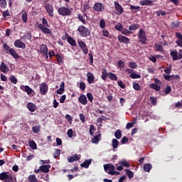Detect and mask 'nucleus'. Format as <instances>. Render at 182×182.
<instances>
[{
  "label": "nucleus",
  "mask_w": 182,
  "mask_h": 182,
  "mask_svg": "<svg viewBox=\"0 0 182 182\" xmlns=\"http://www.w3.org/2000/svg\"><path fill=\"white\" fill-rule=\"evenodd\" d=\"M170 55L172 58L173 60H178V54L177 50H173L170 53Z\"/></svg>",
  "instance_id": "nucleus-31"
},
{
  "label": "nucleus",
  "mask_w": 182,
  "mask_h": 182,
  "mask_svg": "<svg viewBox=\"0 0 182 182\" xmlns=\"http://www.w3.org/2000/svg\"><path fill=\"white\" fill-rule=\"evenodd\" d=\"M79 87H80V90L84 92V90L86 89V84H85V82H80Z\"/></svg>",
  "instance_id": "nucleus-60"
},
{
  "label": "nucleus",
  "mask_w": 182,
  "mask_h": 182,
  "mask_svg": "<svg viewBox=\"0 0 182 182\" xmlns=\"http://www.w3.org/2000/svg\"><path fill=\"white\" fill-rule=\"evenodd\" d=\"M60 156V149H55L53 154L54 159H58Z\"/></svg>",
  "instance_id": "nucleus-53"
},
{
  "label": "nucleus",
  "mask_w": 182,
  "mask_h": 182,
  "mask_svg": "<svg viewBox=\"0 0 182 182\" xmlns=\"http://www.w3.org/2000/svg\"><path fill=\"white\" fill-rule=\"evenodd\" d=\"M119 164L122 166V167H130V164H129V162H127V161H119Z\"/></svg>",
  "instance_id": "nucleus-45"
},
{
  "label": "nucleus",
  "mask_w": 182,
  "mask_h": 182,
  "mask_svg": "<svg viewBox=\"0 0 182 182\" xmlns=\"http://www.w3.org/2000/svg\"><path fill=\"white\" fill-rule=\"evenodd\" d=\"M101 139H102V134H99L93 136V138L91 139V141L94 144H99V141H100Z\"/></svg>",
  "instance_id": "nucleus-23"
},
{
  "label": "nucleus",
  "mask_w": 182,
  "mask_h": 182,
  "mask_svg": "<svg viewBox=\"0 0 182 182\" xmlns=\"http://www.w3.org/2000/svg\"><path fill=\"white\" fill-rule=\"evenodd\" d=\"M94 9L96 12H103V11H105V6L102 3H95Z\"/></svg>",
  "instance_id": "nucleus-12"
},
{
  "label": "nucleus",
  "mask_w": 182,
  "mask_h": 182,
  "mask_svg": "<svg viewBox=\"0 0 182 182\" xmlns=\"http://www.w3.org/2000/svg\"><path fill=\"white\" fill-rule=\"evenodd\" d=\"M105 171L107 173V174H112L113 171H114V166L111 164L104 165Z\"/></svg>",
  "instance_id": "nucleus-8"
},
{
  "label": "nucleus",
  "mask_w": 182,
  "mask_h": 182,
  "mask_svg": "<svg viewBox=\"0 0 182 182\" xmlns=\"http://www.w3.org/2000/svg\"><path fill=\"white\" fill-rule=\"evenodd\" d=\"M138 28H139V25L138 24H132L129 27V31H136V29H138Z\"/></svg>",
  "instance_id": "nucleus-56"
},
{
  "label": "nucleus",
  "mask_w": 182,
  "mask_h": 182,
  "mask_svg": "<svg viewBox=\"0 0 182 182\" xmlns=\"http://www.w3.org/2000/svg\"><path fill=\"white\" fill-rule=\"evenodd\" d=\"M108 77L111 79V80H117V75L113 73H109Z\"/></svg>",
  "instance_id": "nucleus-46"
},
{
  "label": "nucleus",
  "mask_w": 182,
  "mask_h": 182,
  "mask_svg": "<svg viewBox=\"0 0 182 182\" xmlns=\"http://www.w3.org/2000/svg\"><path fill=\"white\" fill-rule=\"evenodd\" d=\"M87 81L88 82L89 85L95 83V75L90 72H88L87 73Z\"/></svg>",
  "instance_id": "nucleus-17"
},
{
  "label": "nucleus",
  "mask_w": 182,
  "mask_h": 182,
  "mask_svg": "<svg viewBox=\"0 0 182 182\" xmlns=\"http://www.w3.org/2000/svg\"><path fill=\"white\" fill-rule=\"evenodd\" d=\"M46 12L48 14V16H50V18H53V6L50 4H47L44 6Z\"/></svg>",
  "instance_id": "nucleus-7"
},
{
  "label": "nucleus",
  "mask_w": 182,
  "mask_h": 182,
  "mask_svg": "<svg viewBox=\"0 0 182 182\" xmlns=\"http://www.w3.org/2000/svg\"><path fill=\"white\" fill-rule=\"evenodd\" d=\"M28 181L29 182H38V178H36V176L35 175H30L28 176Z\"/></svg>",
  "instance_id": "nucleus-44"
},
{
  "label": "nucleus",
  "mask_w": 182,
  "mask_h": 182,
  "mask_svg": "<svg viewBox=\"0 0 182 182\" xmlns=\"http://www.w3.org/2000/svg\"><path fill=\"white\" fill-rule=\"evenodd\" d=\"M78 102L85 106L87 105V97H86V95L82 94L78 97Z\"/></svg>",
  "instance_id": "nucleus-19"
},
{
  "label": "nucleus",
  "mask_w": 182,
  "mask_h": 182,
  "mask_svg": "<svg viewBox=\"0 0 182 182\" xmlns=\"http://www.w3.org/2000/svg\"><path fill=\"white\" fill-rule=\"evenodd\" d=\"M171 92V87L170 85H167L164 90L165 95H169Z\"/></svg>",
  "instance_id": "nucleus-59"
},
{
  "label": "nucleus",
  "mask_w": 182,
  "mask_h": 182,
  "mask_svg": "<svg viewBox=\"0 0 182 182\" xmlns=\"http://www.w3.org/2000/svg\"><path fill=\"white\" fill-rule=\"evenodd\" d=\"M27 109L29 110V112H33L36 110V105L33 104V102H28Z\"/></svg>",
  "instance_id": "nucleus-27"
},
{
  "label": "nucleus",
  "mask_w": 182,
  "mask_h": 182,
  "mask_svg": "<svg viewBox=\"0 0 182 182\" xmlns=\"http://www.w3.org/2000/svg\"><path fill=\"white\" fill-rule=\"evenodd\" d=\"M129 77L132 79H140L141 77V75H140V74H137L136 73H132L129 75Z\"/></svg>",
  "instance_id": "nucleus-37"
},
{
  "label": "nucleus",
  "mask_w": 182,
  "mask_h": 182,
  "mask_svg": "<svg viewBox=\"0 0 182 182\" xmlns=\"http://www.w3.org/2000/svg\"><path fill=\"white\" fill-rule=\"evenodd\" d=\"M0 6L2 8V9H6V6H8L6 0H0Z\"/></svg>",
  "instance_id": "nucleus-47"
},
{
  "label": "nucleus",
  "mask_w": 182,
  "mask_h": 182,
  "mask_svg": "<svg viewBox=\"0 0 182 182\" xmlns=\"http://www.w3.org/2000/svg\"><path fill=\"white\" fill-rule=\"evenodd\" d=\"M9 53L11 55V56H13L14 59H18L19 58V55L18 54V53H16V51L14 48L10 49Z\"/></svg>",
  "instance_id": "nucleus-32"
},
{
  "label": "nucleus",
  "mask_w": 182,
  "mask_h": 182,
  "mask_svg": "<svg viewBox=\"0 0 182 182\" xmlns=\"http://www.w3.org/2000/svg\"><path fill=\"white\" fill-rule=\"evenodd\" d=\"M41 25H43V26H46L47 28L50 27V25H49L48 20H46V18H42V24Z\"/></svg>",
  "instance_id": "nucleus-49"
},
{
  "label": "nucleus",
  "mask_w": 182,
  "mask_h": 182,
  "mask_svg": "<svg viewBox=\"0 0 182 182\" xmlns=\"http://www.w3.org/2000/svg\"><path fill=\"white\" fill-rule=\"evenodd\" d=\"M67 41L71 46H77V44L76 43V40L73 39V38L68 36L67 38Z\"/></svg>",
  "instance_id": "nucleus-30"
},
{
  "label": "nucleus",
  "mask_w": 182,
  "mask_h": 182,
  "mask_svg": "<svg viewBox=\"0 0 182 182\" xmlns=\"http://www.w3.org/2000/svg\"><path fill=\"white\" fill-rule=\"evenodd\" d=\"M38 29L41 31L43 33L50 34L52 31H50L47 26L42 25V23L38 24Z\"/></svg>",
  "instance_id": "nucleus-16"
},
{
  "label": "nucleus",
  "mask_w": 182,
  "mask_h": 182,
  "mask_svg": "<svg viewBox=\"0 0 182 182\" xmlns=\"http://www.w3.org/2000/svg\"><path fill=\"white\" fill-rule=\"evenodd\" d=\"M50 168V165H43L40 166V170L43 173H49Z\"/></svg>",
  "instance_id": "nucleus-29"
},
{
  "label": "nucleus",
  "mask_w": 182,
  "mask_h": 182,
  "mask_svg": "<svg viewBox=\"0 0 182 182\" xmlns=\"http://www.w3.org/2000/svg\"><path fill=\"white\" fill-rule=\"evenodd\" d=\"M78 16V19L79 21H80V22H82V23H83V25H86V20L85 19V16H83V15L79 14L77 15Z\"/></svg>",
  "instance_id": "nucleus-41"
},
{
  "label": "nucleus",
  "mask_w": 182,
  "mask_h": 182,
  "mask_svg": "<svg viewBox=\"0 0 182 182\" xmlns=\"http://www.w3.org/2000/svg\"><path fill=\"white\" fill-rule=\"evenodd\" d=\"M138 39L139 41L142 44V45H146L147 42V36H146V31L143 29H140L139 33H138Z\"/></svg>",
  "instance_id": "nucleus-3"
},
{
  "label": "nucleus",
  "mask_w": 182,
  "mask_h": 182,
  "mask_svg": "<svg viewBox=\"0 0 182 182\" xmlns=\"http://www.w3.org/2000/svg\"><path fill=\"white\" fill-rule=\"evenodd\" d=\"M149 100L154 106H156V105H157V99H156V97H150Z\"/></svg>",
  "instance_id": "nucleus-57"
},
{
  "label": "nucleus",
  "mask_w": 182,
  "mask_h": 182,
  "mask_svg": "<svg viewBox=\"0 0 182 182\" xmlns=\"http://www.w3.org/2000/svg\"><path fill=\"white\" fill-rule=\"evenodd\" d=\"M132 87H133V89H134V90H136V91H139L141 89L140 85L138 82H134L132 83Z\"/></svg>",
  "instance_id": "nucleus-42"
},
{
  "label": "nucleus",
  "mask_w": 182,
  "mask_h": 182,
  "mask_svg": "<svg viewBox=\"0 0 182 182\" xmlns=\"http://www.w3.org/2000/svg\"><path fill=\"white\" fill-rule=\"evenodd\" d=\"M32 130L35 134L39 133V132H41V125L33 126Z\"/></svg>",
  "instance_id": "nucleus-39"
},
{
  "label": "nucleus",
  "mask_w": 182,
  "mask_h": 182,
  "mask_svg": "<svg viewBox=\"0 0 182 182\" xmlns=\"http://www.w3.org/2000/svg\"><path fill=\"white\" fill-rule=\"evenodd\" d=\"M175 36L176 38H178V39H179L176 41V43L178 45V46H180V48H182V35H181V33H180L179 32H176L175 33Z\"/></svg>",
  "instance_id": "nucleus-21"
},
{
  "label": "nucleus",
  "mask_w": 182,
  "mask_h": 182,
  "mask_svg": "<svg viewBox=\"0 0 182 182\" xmlns=\"http://www.w3.org/2000/svg\"><path fill=\"white\" fill-rule=\"evenodd\" d=\"M115 29H117V31H119V32H122V31L123 30V25H122V23H118L115 26H114Z\"/></svg>",
  "instance_id": "nucleus-52"
},
{
  "label": "nucleus",
  "mask_w": 182,
  "mask_h": 182,
  "mask_svg": "<svg viewBox=\"0 0 182 182\" xmlns=\"http://www.w3.org/2000/svg\"><path fill=\"white\" fill-rule=\"evenodd\" d=\"M48 52V46L46 44L40 46V49L38 50V53H46Z\"/></svg>",
  "instance_id": "nucleus-25"
},
{
  "label": "nucleus",
  "mask_w": 182,
  "mask_h": 182,
  "mask_svg": "<svg viewBox=\"0 0 182 182\" xmlns=\"http://www.w3.org/2000/svg\"><path fill=\"white\" fill-rule=\"evenodd\" d=\"M9 80L14 85H16L18 83V79L14 75H11V77H9Z\"/></svg>",
  "instance_id": "nucleus-48"
},
{
  "label": "nucleus",
  "mask_w": 182,
  "mask_h": 182,
  "mask_svg": "<svg viewBox=\"0 0 182 182\" xmlns=\"http://www.w3.org/2000/svg\"><path fill=\"white\" fill-rule=\"evenodd\" d=\"M129 66L131 68V69H137V63L134 62H129Z\"/></svg>",
  "instance_id": "nucleus-54"
},
{
  "label": "nucleus",
  "mask_w": 182,
  "mask_h": 182,
  "mask_svg": "<svg viewBox=\"0 0 182 182\" xmlns=\"http://www.w3.org/2000/svg\"><path fill=\"white\" fill-rule=\"evenodd\" d=\"M48 85H46V83L45 82H42L41 85H40V92L45 95H46V93H48Z\"/></svg>",
  "instance_id": "nucleus-13"
},
{
  "label": "nucleus",
  "mask_w": 182,
  "mask_h": 182,
  "mask_svg": "<svg viewBox=\"0 0 182 182\" xmlns=\"http://www.w3.org/2000/svg\"><path fill=\"white\" fill-rule=\"evenodd\" d=\"M114 136L118 140H119V139H122V131L120 129H117L114 133Z\"/></svg>",
  "instance_id": "nucleus-40"
},
{
  "label": "nucleus",
  "mask_w": 182,
  "mask_h": 182,
  "mask_svg": "<svg viewBox=\"0 0 182 182\" xmlns=\"http://www.w3.org/2000/svg\"><path fill=\"white\" fill-rule=\"evenodd\" d=\"M21 15V21L23 23H26L28 22V13L25 10H22L20 13Z\"/></svg>",
  "instance_id": "nucleus-20"
},
{
  "label": "nucleus",
  "mask_w": 182,
  "mask_h": 182,
  "mask_svg": "<svg viewBox=\"0 0 182 182\" xmlns=\"http://www.w3.org/2000/svg\"><path fill=\"white\" fill-rule=\"evenodd\" d=\"M0 180H9L14 181V178L12 177V174H10L9 172L4 171L0 173Z\"/></svg>",
  "instance_id": "nucleus-6"
},
{
  "label": "nucleus",
  "mask_w": 182,
  "mask_h": 182,
  "mask_svg": "<svg viewBox=\"0 0 182 182\" xmlns=\"http://www.w3.org/2000/svg\"><path fill=\"white\" fill-rule=\"evenodd\" d=\"M78 46L80 48L82 53L84 55H87L89 53V48H87V46L86 45V43H85L83 41H77Z\"/></svg>",
  "instance_id": "nucleus-5"
},
{
  "label": "nucleus",
  "mask_w": 182,
  "mask_h": 182,
  "mask_svg": "<svg viewBox=\"0 0 182 182\" xmlns=\"http://www.w3.org/2000/svg\"><path fill=\"white\" fill-rule=\"evenodd\" d=\"M107 77H109V73H107V70H106V68H102L101 79L105 81Z\"/></svg>",
  "instance_id": "nucleus-24"
},
{
  "label": "nucleus",
  "mask_w": 182,
  "mask_h": 182,
  "mask_svg": "<svg viewBox=\"0 0 182 182\" xmlns=\"http://www.w3.org/2000/svg\"><path fill=\"white\" fill-rule=\"evenodd\" d=\"M56 92L58 95H63V93H65V82H61V84L60 85V89H58Z\"/></svg>",
  "instance_id": "nucleus-28"
},
{
  "label": "nucleus",
  "mask_w": 182,
  "mask_h": 182,
  "mask_svg": "<svg viewBox=\"0 0 182 182\" xmlns=\"http://www.w3.org/2000/svg\"><path fill=\"white\" fill-rule=\"evenodd\" d=\"M121 33H122V35H125L126 36H128V35H130V33H132V31L126 28H122V30L121 31Z\"/></svg>",
  "instance_id": "nucleus-50"
},
{
  "label": "nucleus",
  "mask_w": 182,
  "mask_h": 182,
  "mask_svg": "<svg viewBox=\"0 0 182 182\" xmlns=\"http://www.w3.org/2000/svg\"><path fill=\"white\" fill-rule=\"evenodd\" d=\"M126 174L128 176L129 178H133L134 177V173L129 169H125Z\"/></svg>",
  "instance_id": "nucleus-38"
},
{
  "label": "nucleus",
  "mask_w": 182,
  "mask_h": 182,
  "mask_svg": "<svg viewBox=\"0 0 182 182\" xmlns=\"http://www.w3.org/2000/svg\"><path fill=\"white\" fill-rule=\"evenodd\" d=\"M87 97L88 100H90V103L93 102V95L90 92L87 93Z\"/></svg>",
  "instance_id": "nucleus-63"
},
{
  "label": "nucleus",
  "mask_w": 182,
  "mask_h": 182,
  "mask_svg": "<svg viewBox=\"0 0 182 182\" xmlns=\"http://www.w3.org/2000/svg\"><path fill=\"white\" fill-rule=\"evenodd\" d=\"M28 145L31 147V149H32L33 150H36V149H38V146L36 145V143L35 142V141H28Z\"/></svg>",
  "instance_id": "nucleus-34"
},
{
  "label": "nucleus",
  "mask_w": 182,
  "mask_h": 182,
  "mask_svg": "<svg viewBox=\"0 0 182 182\" xmlns=\"http://www.w3.org/2000/svg\"><path fill=\"white\" fill-rule=\"evenodd\" d=\"M154 46H155V48H156V50H158L159 52H163V50H164L163 46L156 43Z\"/></svg>",
  "instance_id": "nucleus-51"
},
{
  "label": "nucleus",
  "mask_w": 182,
  "mask_h": 182,
  "mask_svg": "<svg viewBox=\"0 0 182 182\" xmlns=\"http://www.w3.org/2000/svg\"><path fill=\"white\" fill-rule=\"evenodd\" d=\"M0 72H2V73H8V72H9V67H8L4 62L1 63Z\"/></svg>",
  "instance_id": "nucleus-18"
},
{
  "label": "nucleus",
  "mask_w": 182,
  "mask_h": 182,
  "mask_svg": "<svg viewBox=\"0 0 182 182\" xmlns=\"http://www.w3.org/2000/svg\"><path fill=\"white\" fill-rule=\"evenodd\" d=\"M154 83L150 85L151 89L156 90V92H160V90H161V81L157 78H154Z\"/></svg>",
  "instance_id": "nucleus-4"
},
{
  "label": "nucleus",
  "mask_w": 182,
  "mask_h": 182,
  "mask_svg": "<svg viewBox=\"0 0 182 182\" xmlns=\"http://www.w3.org/2000/svg\"><path fill=\"white\" fill-rule=\"evenodd\" d=\"M117 66H118L119 69H123V68H124V66H126V63H124L122 60H119L117 62Z\"/></svg>",
  "instance_id": "nucleus-36"
},
{
  "label": "nucleus",
  "mask_w": 182,
  "mask_h": 182,
  "mask_svg": "<svg viewBox=\"0 0 182 182\" xmlns=\"http://www.w3.org/2000/svg\"><path fill=\"white\" fill-rule=\"evenodd\" d=\"M14 46L16 48H19L20 49H25L26 48V44L22 42L20 39H18L14 41Z\"/></svg>",
  "instance_id": "nucleus-11"
},
{
  "label": "nucleus",
  "mask_w": 182,
  "mask_h": 182,
  "mask_svg": "<svg viewBox=\"0 0 182 182\" xmlns=\"http://www.w3.org/2000/svg\"><path fill=\"white\" fill-rule=\"evenodd\" d=\"M55 59H56L58 63H62V62H63V57H62V55L60 54L55 55Z\"/></svg>",
  "instance_id": "nucleus-43"
},
{
  "label": "nucleus",
  "mask_w": 182,
  "mask_h": 182,
  "mask_svg": "<svg viewBox=\"0 0 182 182\" xmlns=\"http://www.w3.org/2000/svg\"><path fill=\"white\" fill-rule=\"evenodd\" d=\"M112 149H114V150H116V149L119 147V141L116 139H112Z\"/></svg>",
  "instance_id": "nucleus-35"
},
{
  "label": "nucleus",
  "mask_w": 182,
  "mask_h": 182,
  "mask_svg": "<svg viewBox=\"0 0 182 182\" xmlns=\"http://www.w3.org/2000/svg\"><path fill=\"white\" fill-rule=\"evenodd\" d=\"M100 27L101 29H105L106 28V22L103 19L100 21Z\"/></svg>",
  "instance_id": "nucleus-55"
},
{
  "label": "nucleus",
  "mask_w": 182,
  "mask_h": 182,
  "mask_svg": "<svg viewBox=\"0 0 182 182\" xmlns=\"http://www.w3.org/2000/svg\"><path fill=\"white\" fill-rule=\"evenodd\" d=\"M118 41L121 43H125V44H129L130 43V39L124 36L119 35L118 36Z\"/></svg>",
  "instance_id": "nucleus-14"
},
{
  "label": "nucleus",
  "mask_w": 182,
  "mask_h": 182,
  "mask_svg": "<svg viewBox=\"0 0 182 182\" xmlns=\"http://www.w3.org/2000/svg\"><path fill=\"white\" fill-rule=\"evenodd\" d=\"M20 89L21 90H23V92H26L28 96H31V95L33 93V90H32V88H31V87L28 85H21Z\"/></svg>",
  "instance_id": "nucleus-9"
},
{
  "label": "nucleus",
  "mask_w": 182,
  "mask_h": 182,
  "mask_svg": "<svg viewBox=\"0 0 182 182\" xmlns=\"http://www.w3.org/2000/svg\"><path fill=\"white\" fill-rule=\"evenodd\" d=\"M139 4L140 5H142V6H153V5H154L153 1L151 0H142L139 1Z\"/></svg>",
  "instance_id": "nucleus-22"
},
{
  "label": "nucleus",
  "mask_w": 182,
  "mask_h": 182,
  "mask_svg": "<svg viewBox=\"0 0 182 182\" xmlns=\"http://www.w3.org/2000/svg\"><path fill=\"white\" fill-rule=\"evenodd\" d=\"M58 12L61 16H69L72 15V10L68 7L61 6L58 9Z\"/></svg>",
  "instance_id": "nucleus-2"
},
{
  "label": "nucleus",
  "mask_w": 182,
  "mask_h": 182,
  "mask_svg": "<svg viewBox=\"0 0 182 182\" xmlns=\"http://www.w3.org/2000/svg\"><path fill=\"white\" fill-rule=\"evenodd\" d=\"M8 16H11V14H9V10H6L3 12V18H4V19H6V17Z\"/></svg>",
  "instance_id": "nucleus-62"
},
{
  "label": "nucleus",
  "mask_w": 182,
  "mask_h": 182,
  "mask_svg": "<svg viewBox=\"0 0 182 182\" xmlns=\"http://www.w3.org/2000/svg\"><path fill=\"white\" fill-rule=\"evenodd\" d=\"M151 168H153V165L151 164H145L144 165V171L146 173H150V170H151Z\"/></svg>",
  "instance_id": "nucleus-33"
},
{
  "label": "nucleus",
  "mask_w": 182,
  "mask_h": 182,
  "mask_svg": "<svg viewBox=\"0 0 182 182\" xmlns=\"http://www.w3.org/2000/svg\"><path fill=\"white\" fill-rule=\"evenodd\" d=\"M114 5L116 11H117V15H122V14L124 12L123 7L122 6V5H120V4H119V2L114 1Z\"/></svg>",
  "instance_id": "nucleus-10"
},
{
  "label": "nucleus",
  "mask_w": 182,
  "mask_h": 182,
  "mask_svg": "<svg viewBox=\"0 0 182 182\" xmlns=\"http://www.w3.org/2000/svg\"><path fill=\"white\" fill-rule=\"evenodd\" d=\"M164 72L166 73V75H170L171 73V65H170L167 68L164 70Z\"/></svg>",
  "instance_id": "nucleus-64"
},
{
  "label": "nucleus",
  "mask_w": 182,
  "mask_h": 182,
  "mask_svg": "<svg viewBox=\"0 0 182 182\" xmlns=\"http://www.w3.org/2000/svg\"><path fill=\"white\" fill-rule=\"evenodd\" d=\"M77 32H79L80 36L82 38H87V36H90V30L83 25L78 26Z\"/></svg>",
  "instance_id": "nucleus-1"
},
{
  "label": "nucleus",
  "mask_w": 182,
  "mask_h": 182,
  "mask_svg": "<svg viewBox=\"0 0 182 182\" xmlns=\"http://www.w3.org/2000/svg\"><path fill=\"white\" fill-rule=\"evenodd\" d=\"M78 160H80V155L77 154L68 157V163H73L74 161H78Z\"/></svg>",
  "instance_id": "nucleus-15"
},
{
  "label": "nucleus",
  "mask_w": 182,
  "mask_h": 182,
  "mask_svg": "<svg viewBox=\"0 0 182 182\" xmlns=\"http://www.w3.org/2000/svg\"><path fill=\"white\" fill-rule=\"evenodd\" d=\"M88 9H90V6L89 4L86 3L83 5L82 12H86Z\"/></svg>",
  "instance_id": "nucleus-61"
},
{
  "label": "nucleus",
  "mask_w": 182,
  "mask_h": 182,
  "mask_svg": "<svg viewBox=\"0 0 182 182\" xmlns=\"http://www.w3.org/2000/svg\"><path fill=\"white\" fill-rule=\"evenodd\" d=\"M90 164H92V159H86L80 166L84 168H89Z\"/></svg>",
  "instance_id": "nucleus-26"
},
{
  "label": "nucleus",
  "mask_w": 182,
  "mask_h": 182,
  "mask_svg": "<svg viewBox=\"0 0 182 182\" xmlns=\"http://www.w3.org/2000/svg\"><path fill=\"white\" fill-rule=\"evenodd\" d=\"M3 48H4V50H6V53H9V50H10V49H12V48H11V47H10L9 46H8V44H6V43H4V44L3 45Z\"/></svg>",
  "instance_id": "nucleus-58"
}]
</instances>
